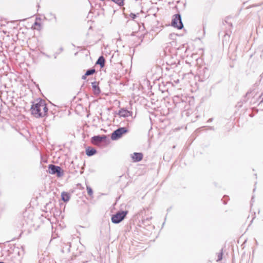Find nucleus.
Returning a JSON list of instances; mask_svg holds the SVG:
<instances>
[{
  "label": "nucleus",
  "mask_w": 263,
  "mask_h": 263,
  "mask_svg": "<svg viewBox=\"0 0 263 263\" xmlns=\"http://www.w3.org/2000/svg\"><path fill=\"white\" fill-rule=\"evenodd\" d=\"M42 100H40L36 103H33L30 108L31 114L35 118L43 117V115H42Z\"/></svg>",
  "instance_id": "obj_1"
},
{
  "label": "nucleus",
  "mask_w": 263,
  "mask_h": 263,
  "mask_svg": "<svg viewBox=\"0 0 263 263\" xmlns=\"http://www.w3.org/2000/svg\"><path fill=\"white\" fill-rule=\"evenodd\" d=\"M127 213V211H120L117 212L115 214L112 215L111 218V222L115 224L121 222L124 219Z\"/></svg>",
  "instance_id": "obj_2"
},
{
  "label": "nucleus",
  "mask_w": 263,
  "mask_h": 263,
  "mask_svg": "<svg viewBox=\"0 0 263 263\" xmlns=\"http://www.w3.org/2000/svg\"><path fill=\"white\" fill-rule=\"evenodd\" d=\"M128 132L126 127H119L114 130L111 135V139L112 140H117L121 138L124 134Z\"/></svg>",
  "instance_id": "obj_3"
},
{
  "label": "nucleus",
  "mask_w": 263,
  "mask_h": 263,
  "mask_svg": "<svg viewBox=\"0 0 263 263\" xmlns=\"http://www.w3.org/2000/svg\"><path fill=\"white\" fill-rule=\"evenodd\" d=\"M171 25L173 27L178 29L183 28V25L181 20V15L179 13L176 14L173 16Z\"/></svg>",
  "instance_id": "obj_4"
},
{
  "label": "nucleus",
  "mask_w": 263,
  "mask_h": 263,
  "mask_svg": "<svg viewBox=\"0 0 263 263\" xmlns=\"http://www.w3.org/2000/svg\"><path fill=\"white\" fill-rule=\"evenodd\" d=\"M48 172L51 174H56L58 177H62L64 175L63 171L61 167L54 164L48 165Z\"/></svg>",
  "instance_id": "obj_5"
},
{
  "label": "nucleus",
  "mask_w": 263,
  "mask_h": 263,
  "mask_svg": "<svg viewBox=\"0 0 263 263\" xmlns=\"http://www.w3.org/2000/svg\"><path fill=\"white\" fill-rule=\"evenodd\" d=\"M106 136L105 135L95 136L91 138V142L95 145H99L106 140Z\"/></svg>",
  "instance_id": "obj_6"
},
{
  "label": "nucleus",
  "mask_w": 263,
  "mask_h": 263,
  "mask_svg": "<svg viewBox=\"0 0 263 263\" xmlns=\"http://www.w3.org/2000/svg\"><path fill=\"white\" fill-rule=\"evenodd\" d=\"M118 115H119L121 117H128L129 116H132L133 115L132 111H129L126 109L124 108H121L119 111L117 113Z\"/></svg>",
  "instance_id": "obj_7"
},
{
  "label": "nucleus",
  "mask_w": 263,
  "mask_h": 263,
  "mask_svg": "<svg viewBox=\"0 0 263 263\" xmlns=\"http://www.w3.org/2000/svg\"><path fill=\"white\" fill-rule=\"evenodd\" d=\"M231 31L230 30H226L224 32V34L223 35V37L222 39V43L224 44H228L230 42V36L231 34Z\"/></svg>",
  "instance_id": "obj_8"
},
{
  "label": "nucleus",
  "mask_w": 263,
  "mask_h": 263,
  "mask_svg": "<svg viewBox=\"0 0 263 263\" xmlns=\"http://www.w3.org/2000/svg\"><path fill=\"white\" fill-rule=\"evenodd\" d=\"M199 74L202 76L203 79L208 78L209 77V69L206 67H203L199 71Z\"/></svg>",
  "instance_id": "obj_9"
},
{
  "label": "nucleus",
  "mask_w": 263,
  "mask_h": 263,
  "mask_svg": "<svg viewBox=\"0 0 263 263\" xmlns=\"http://www.w3.org/2000/svg\"><path fill=\"white\" fill-rule=\"evenodd\" d=\"M143 158V154L141 153H134L132 159L134 162H139Z\"/></svg>",
  "instance_id": "obj_10"
},
{
  "label": "nucleus",
  "mask_w": 263,
  "mask_h": 263,
  "mask_svg": "<svg viewBox=\"0 0 263 263\" xmlns=\"http://www.w3.org/2000/svg\"><path fill=\"white\" fill-rule=\"evenodd\" d=\"M97 153V151L94 148L88 147L86 149V155L90 157L94 155Z\"/></svg>",
  "instance_id": "obj_11"
},
{
  "label": "nucleus",
  "mask_w": 263,
  "mask_h": 263,
  "mask_svg": "<svg viewBox=\"0 0 263 263\" xmlns=\"http://www.w3.org/2000/svg\"><path fill=\"white\" fill-rule=\"evenodd\" d=\"M92 87L93 89L94 92L96 94H99L100 93L101 90L99 87L98 85L97 82H93L91 83Z\"/></svg>",
  "instance_id": "obj_12"
},
{
  "label": "nucleus",
  "mask_w": 263,
  "mask_h": 263,
  "mask_svg": "<svg viewBox=\"0 0 263 263\" xmlns=\"http://www.w3.org/2000/svg\"><path fill=\"white\" fill-rule=\"evenodd\" d=\"M42 105H43V107H42V115H43V117H44L47 116L48 108L47 107V105H46V104L45 103V101H44L43 100H42Z\"/></svg>",
  "instance_id": "obj_13"
},
{
  "label": "nucleus",
  "mask_w": 263,
  "mask_h": 263,
  "mask_svg": "<svg viewBox=\"0 0 263 263\" xmlns=\"http://www.w3.org/2000/svg\"><path fill=\"white\" fill-rule=\"evenodd\" d=\"M64 246H62L61 252L62 253H69L70 251L71 248L70 243H67V244H64Z\"/></svg>",
  "instance_id": "obj_14"
},
{
  "label": "nucleus",
  "mask_w": 263,
  "mask_h": 263,
  "mask_svg": "<svg viewBox=\"0 0 263 263\" xmlns=\"http://www.w3.org/2000/svg\"><path fill=\"white\" fill-rule=\"evenodd\" d=\"M105 60L103 56H100L98 58V59L96 62V64L99 65L100 66L101 68H103L105 66Z\"/></svg>",
  "instance_id": "obj_15"
},
{
  "label": "nucleus",
  "mask_w": 263,
  "mask_h": 263,
  "mask_svg": "<svg viewBox=\"0 0 263 263\" xmlns=\"http://www.w3.org/2000/svg\"><path fill=\"white\" fill-rule=\"evenodd\" d=\"M62 200L64 202H67L70 199V195L67 193L63 192L61 194Z\"/></svg>",
  "instance_id": "obj_16"
},
{
  "label": "nucleus",
  "mask_w": 263,
  "mask_h": 263,
  "mask_svg": "<svg viewBox=\"0 0 263 263\" xmlns=\"http://www.w3.org/2000/svg\"><path fill=\"white\" fill-rule=\"evenodd\" d=\"M95 71H96V70L94 68L89 69L86 71V72L85 73V76H88L90 75H92L95 72Z\"/></svg>",
  "instance_id": "obj_17"
},
{
  "label": "nucleus",
  "mask_w": 263,
  "mask_h": 263,
  "mask_svg": "<svg viewBox=\"0 0 263 263\" xmlns=\"http://www.w3.org/2000/svg\"><path fill=\"white\" fill-rule=\"evenodd\" d=\"M112 2L118 4L119 6H121L124 5V0H111Z\"/></svg>",
  "instance_id": "obj_18"
},
{
  "label": "nucleus",
  "mask_w": 263,
  "mask_h": 263,
  "mask_svg": "<svg viewBox=\"0 0 263 263\" xmlns=\"http://www.w3.org/2000/svg\"><path fill=\"white\" fill-rule=\"evenodd\" d=\"M86 189L87 191V193L90 196H92L93 195V191L90 186L89 185H86Z\"/></svg>",
  "instance_id": "obj_19"
},
{
  "label": "nucleus",
  "mask_w": 263,
  "mask_h": 263,
  "mask_svg": "<svg viewBox=\"0 0 263 263\" xmlns=\"http://www.w3.org/2000/svg\"><path fill=\"white\" fill-rule=\"evenodd\" d=\"M222 255H223V253H222V250H221V252L220 253H219L218 254V258L217 259V261H220L222 259Z\"/></svg>",
  "instance_id": "obj_20"
},
{
  "label": "nucleus",
  "mask_w": 263,
  "mask_h": 263,
  "mask_svg": "<svg viewBox=\"0 0 263 263\" xmlns=\"http://www.w3.org/2000/svg\"><path fill=\"white\" fill-rule=\"evenodd\" d=\"M180 99V97H179V96H175V97H174V99H173V100H174V101H177V102H178V101H179Z\"/></svg>",
  "instance_id": "obj_21"
},
{
  "label": "nucleus",
  "mask_w": 263,
  "mask_h": 263,
  "mask_svg": "<svg viewBox=\"0 0 263 263\" xmlns=\"http://www.w3.org/2000/svg\"><path fill=\"white\" fill-rule=\"evenodd\" d=\"M130 16L132 18L135 19L136 17V15L134 13H130Z\"/></svg>",
  "instance_id": "obj_22"
},
{
  "label": "nucleus",
  "mask_w": 263,
  "mask_h": 263,
  "mask_svg": "<svg viewBox=\"0 0 263 263\" xmlns=\"http://www.w3.org/2000/svg\"><path fill=\"white\" fill-rule=\"evenodd\" d=\"M50 15L52 16L53 17V18H54V21L55 22H57L56 15L54 14H52V13H50Z\"/></svg>",
  "instance_id": "obj_23"
},
{
  "label": "nucleus",
  "mask_w": 263,
  "mask_h": 263,
  "mask_svg": "<svg viewBox=\"0 0 263 263\" xmlns=\"http://www.w3.org/2000/svg\"><path fill=\"white\" fill-rule=\"evenodd\" d=\"M34 25L35 26H38L39 27H41V24L39 22H35L34 24Z\"/></svg>",
  "instance_id": "obj_24"
},
{
  "label": "nucleus",
  "mask_w": 263,
  "mask_h": 263,
  "mask_svg": "<svg viewBox=\"0 0 263 263\" xmlns=\"http://www.w3.org/2000/svg\"><path fill=\"white\" fill-rule=\"evenodd\" d=\"M87 76H85V74L84 75H83V76H82V79L85 80V79H86V77H87Z\"/></svg>",
  "instance_id": "obj_25"
},
{
  "label": "nucleus",
  "mask_w": 263,
  "mask_h": 263,
  "mask_svg": "<svg viewBox=\"0 0 263 263\" xmlns=\"http://www.w3.org/2000/svg\"><path fill=\"white\" fill-rule=\"evenodd\" d=\"M213 121V118H210L208 120V122H210Z\"/></svg>",
  "instance_id": "obj_26"
},
{
  "label": "nucleus",
  "mask_w": 263,
  "mask_h": 263,
  "mask_svg": "<svg viewBox=\"0 0 263 263\" xmlns=\"http://www.w3.org/2000/svg\"><path fill=\"white\" fill-rule=\"evenodd\" d=\"M110 0H106V2H110Z\"/></svg>",
  "instance_id": "obj_27"
},
{
  "label": "nucleus",
  "mask_w": 263,
  "mask_h": 263,
  "mask_svg": "<svg viewBox=\"0 0 263 263\" xmlns=\"http://www.w3.org/2000/svg\"><path fill=\"white\" fill-rule=\"evenodd\" d=\"M210 129H213V127H210Z\"/></svg>",
  "instance_id": "obj_28"
},
{
  "label": "nucleus",
  "mask_w": 263,
  "mask_h": 263,
  "mask_svg": "<svg viewBox=\"0 0 263 263\" xmlns=\"http://www.w3.org/2000/svg\"><path fill=\"white\" fill-rule=\"evenodd\" d=\"M170 36H172L173 35V34H170Z\"/></svg>",
  "instance_id": "obj_29"
}]
</instances>
